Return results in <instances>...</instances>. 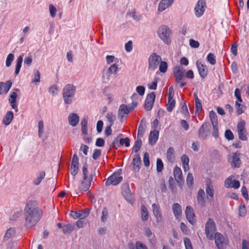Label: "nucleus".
Instances as JSON below:
<instances>
[{
  "label": "nucleus",
  "mask_w": 249,
  "mask_h": 249,
  "mask_svg": "<svg viewBox=\"0 0 249 249\" xmlns=\"http://www.w3.org/2000/svg\"><path fill=\"white\" fill-rule=\"evenodd\" d=\"M42 216V212L38 207L36 201L29 200L24 209L25 225L27 228H32L39 221Z\"/></svg>",
  "instance_id": "obj_1"
},
{
  "label": "nucleus",
  "mask_w": 249,
  "mask_h": 249,
  "mask_svg": "<svg viewBox=\"0 0 249 249\" xmlns=\"http://www.w3.org/2000/svg\"><path fill=\"white\" fill-rule=\"evenodd\" d=\"M78 173H79V175L82 178V180L78 186L73 185L71 188V191L76 195L86 192L89 189L93 176L92 172H71L73 178Z\"/></svg>",
  "instance_id": "obj_2"
},
{
  "label": "nucleus",
  "mask_w": 249,
  "mask_h": 249,
  "mask_svg": "<svg viewBox=\"0 0 249 249\" xmlns=\"http://www.w3.org/2000/svg\"><path fill=\"white\" fill-rule=\"evenodd\" d=\"M76 88L72 84H66L62 90V96L64 103L71 104L74 100Z\"/></svg>",
  "instance_id": "obj_3"
},
{
  "label": "nucleus",
  "mask_w": 249,
  "mask_h": 249,
  "mask_svg": "<svg viewBox=\"0 0 249 249\" xmlns=\"http://www.w3.org/2000/svg\"><path fill=\"white\" fill-rule=\"evenodd\" d=\"M157 34L158 36L165 44L168 45L171 43L172 32L167 26L165 25L160 26L158 29Z\"/></svg>",
  "instance_id": "obj_4"
},
{
  "label": "nucleus",
  "mask_w": 249,
  "mask_h": 249,
  "mask_svg": "<svg viewBox=\"0 0 249 249\" xmlns=\"http://www.w3.org/2000/svg\"><path fill=\"white\" fill-rule=\"evenodd\" d=\"M216 230L215 224L213 220L209 218L205 225V233L207 238L210 240L213 239V233Z\"/></svg>",
  "instance_id": "obj_5"
},
{
  "label": "nucleus",
  "mask_w": 249,
  "mask_h": 249,
  "mask_svg": "<svg viewBox=\"0 0 249 249\" xmlns=\"http://www.w3.org/2000/svg\"><path fill=\"white\" fill-rule=\"evenodd\" d=\"M161 61V58L160 56L156 53H152L148 59V69L152 71L155 70Z\"/></svg>",
  "instance_id": "obj_6"
},
{
  "label": "nucleus",
  "mask_w": 249,
  "mask_h": 249,
  "mask_svg": "<svg viewBox=\"0 0 249 249\" xmlns=\"http://www.w3.org/2000/svg\"><path fill=\"white\" fill-rule=\"evenodd\" d=\"M123 179L121 176V172H114L113 174L108 177L105 182L107 186L110 185H116L118 184Z\"/></svg>",
  "instance_id": "obj_7"
},
{
  "label": "nucleus",
  "mask_w": 249,
  "mask_h": 249,
  "mask_svg": "<svg viewBox=\"0 0 249 249\" xmlns=\"http://www.w3.org/2000/svg\"><path fill=\"white\" fill-rule=\"evenodd\" d=\"M185 69L180 66H176L173 70V73L177 83H180L185 79Z\"/></svg>",
  "instance_id": "obj_8"
},
{
  "label": "nucleus",
  "mask_w": 249,
  "mask_h": 249,
  "mask_svg": "<svg viewBox=\"0 0 249 249\" xmlns=\"http://www.w3.org/2000/svg\"><path fill=\"white\" fill-rule=\"evenodd\" d=\"M206 7L205 0H198L194 8L195 16L197 18L201 17L203 15Z\"/></svg>",
  "instance_id": "obj_9"
},
{
  "label": "nucleus",
  "mask_w": 249,
  "mask_h": 249,
  "mask_svg": "<svg viewBox=\"0 0 249 249\" xmlns=\"http://www.w3.org/2000/svg\"><path fill=\"white\" fill-rule=\"evenodd\" d=\"M214 239L216 247L218 249H224L227 244V241L223 235L219 232L215 233Z\"/></svg>",
  "instance_id": "obj_10"
},
{
  "label": "nucleus",
  "mask_w": 249,
  "mask_h": 249,
  "mask_svg": "<svg viewBox=\"0 0 249 249\" xmlns=\"http://www.w3.org/2000/svg\"><path fill=\"white\" fill-rule=\"evenodd\" d=\"M131 112L129 108L125 104L120 106L118 111V117L121 120L125 119L128 114Z\"/></svg>",
  "instance_id": "obj_11"
},
{
  "label": "nucleus",
  "mask_w": 249,
  "mask_h": 249,
  "mask_svg": "<svg viewBox=\"0 0 249 249\" xmlns=\"http://www.w3.org/2000/svg\"><path fill=\"white\" fill-rule=\"evenodd\" d=\"M155 98L156 95L154 92H151L147 94L144 104V108L146 110L149 111L151 110L153 106Z\"/></svg>",
  "instance_id": "obj_12"
},
{
  "label": "nucleus",
  "mask_w": 249,
  "mask_h": 249,
  "mask_svg": "<svg viewBox=\"0 0 249 249\" xmlns=\"http://www.w3.org/2000/svg\"><path fill=\"white\" fill-rule=\"evenodd\" d=\"M185 215L189 222L194 225L196 222L195 214L191 206H187L185 210Z\"/></svg>",
  "instance_id": "obj_13"
},
{
  "label": "nucleus",
  "mask_w": 249,
  "mask_h": 249,
  "mask_svg": "<svg viewBox=\"0 0 249 249\" xmlns=\"http://www.w3.org/2000/svg\"><path fill=\"white\" fill-rule=\"evenodd\" d=\"M210 124L209 123L203 124L198 131V136L200 138L205 139L209 135Z\"/></svg>",
  "instance_id": "obj_14"
},
{
  "label": "nucleus",
  "mask_w": 249,
  "mask_h": 249,
  "mask_svg": "<svg viewBox=\"0 0 249 249\" xmlns=\"http://www.w3.org/2000/svg\"><path fill=\"white\" fill-rule=\"evenodd\" d=\"M240 185V182L238 180L232 179V178L230 176L225 181V186L226 188H233L234 189H238Z\"/></svg>",
  "instance_id": "obj_15"
},
{
  "label": "nucleus",
  "mask_w": 249,
  "mask_h": 249,
  "mask_svg": "<svg viewBox=\"0 0 249 249\" xmlns=\"http://www.w3.org/2000/svg\"><path fill=\"white\" fill-rule=\"evenodd\" d=\"M118 71V65L114 63L111 65L108 69L106 73H105L103 75V77L104 78L106 77L107 80H109L110 79V75L111 74H115L117 73Z\"/></svg>",
  "instance_id": "obj_16"
},
{
  "label": "nucleus",
  "mask_w": 249,
  "mask_h": 249,
  "mask_svg": "<svg viewBox=\"0 0 249 249\" xmlns=\"http://www.w3.org/2000/svg\"><path fill=\"white\" fill-rule=\"evenodd\" d=\"M196 66L200 77L202 78H205L208 74L206 66L198 60L196 62Z\"/></svg>",
  "instance_id": "obj_17"
},
{
  "label": "nucleus",
  "mask_w": 249,
  "mask_h": 249,
  "mask_svg": "<svg viewBox=\"0 0 249 249\" xmlns=\"http://www.w3.org/2000/svg\"><path fill=\"white\" fill-rule=\"evenodd\" d=\"M174 0H161L159 4L158 11L161 12L171 6L173 3Z\"/></svg>",
  "instance_id": "obj_18"
},
{
  "label": "nucleus",
  "mask_w": 249,
  "mask_h": 249,
  "mask_svg": "<svg viewBox=\"0 0 249 249\" xmlns=\"http://www.w3.org/2000/svg\"><path fill=\"white\" fill-rule=\"evenodd\" d=\"M152 208L154 215L156 217L157 222H160L162 220V216L160 211V207L158 205L154 203L152 205Z\"/></svg>",
  "instance_id": "obj_19"
},
{
  "label": "nucleus",
  "mask_w": 249,
  "mask_h": 249,
  "mask_svg": "<svg viewBox=\"0 0 249 249\" xmlns=\"http://www.w3.org/2000/svg\"><path fill=\"white\" fill-rule=\"evenodd\" d=\"M159 135V131L158 130H154L151 131L148 138L149 144L151 145H154L158 140Z\"/></svg>",
  "instance_id": "obj_20"
},
{
  "label": "nucleus",
  "mask_w": 249,
  "mask_h": 249,
  "mask_svg": "<svg viewBox=\"0 0 249 249\" xmlns=\"http://www.w3.org/2000/svg\"><path fill=\"white\" fill-rule=\"evenodd\" d=\"M68 121L71 125L76 126L79 122V117L75 113H71L68 116Z\"/></svg>",
  "instance_id": "obj_21"
},
{
  "label": "nucleus",
  "mask_w": 249,
  "mask_h": 249,
  "mask_svg": "<svg viewBox=\"0 0 249 249\" xmlns=\"http://www.w3.org/2000/svg\"><path fill=\"white\" fill-rule=\"evenodd\" d=\"M173 213L177 219H178L182 214V208L181 205L178 203H174L172 205Z\"/></svg>",
  "instance_id": "obj_22"
},
{
  "label": "nucleus",
  "mask_w": 249,
  "mask_h": 249,
  "mask_svg": "<svg viewBox=\"0 0 249 249\" xmlns=\"http://www.w3.org/2000/svg\"><path fill=\"white\" fill-rule=\"evenodd\" d=\"M204 191L203 189H200L197 194V200L198 204L202 207H204L205 205V201L204 199Z\"/></svg>",
  "instance_id": "obj_23"
},
{
  "label": "nucleus",
  "mask_w": 249,
  "mask_h": 249,
  "mask_svg": "<svg viewBox=\"0 0 249 249\" xmlns=\"http://www.w3.org/2000/svg\"><path fill=\"white\" fill-rule=\"evenodd\" d=\"M14 118V114L12 111H8L4 116L2 122L5 125H8L12 122Z\"/></svg>",
  "instance_id": "obj_24"
},
{
  "label": "nucleus",
  "mask_w": 249,
  "mask_h": 249,
  "mask_svg": "<svg viewBox=\"0 0 249 249\" xmlns=\"http://www.w3.org/2000/svg\"><path fill=\"white\" fill-rule=\"evenodd\" d=\"M78 157L76 153H75L73 155L71 163V169L73 170V171H76L78 170Z\"/></svg>",
  "instance_id": "obj_25"
},
{
  "label": "nucleus",
  "mask_w": 249,
  "mask_h": 249,
  "mask_svg": "<svg viewBox=\"0 0 249 249\" xmlns=\"http://www.w3.org/2000/svg\"><path fill=\"white\" fill-rule=\"evenodd\" d=\"M123 195L125 199L130 203L134 202L133 195H132L129 188L128 187L125 190L123 191Z\"/></svg>",
  "instance_id": "obj_26"
},
{
  "label": "nucleus",
  "mask_w": 249,
  "mask_h": 249,
  "mask_svg": "<svg viewBox=\"0 0 249 249\" xmlns=\"http://www.w3.org/2000/svg\"><path fill=\"white\" fill-rule=\"evenodd\" d=\"M88 118L87 117H84L81 121V131L84 135L88 134Z\"/></svg>",
  "instance_id": "obj_27"
},
{
  "label": "nucleus",
  "mask_w": 249,
  "mask_h": 249,
  "mask_svg": "<svg viewBox=\"0 0 249 249\" xmlns=\"http://www.w3.org/2000/svg\"><path fill=\"white\" fill-rule=\"evenodd\" d=\"M240 153L236 152L232 157L231 164L235 167H238L240 164Z\"/></svg>",
  "instance_id": "obj_28"
},
{
  "label": "nucleus",
  "mask_w": 249,
  "mask_h": 249,
  "mask_svg": "<svg viewBox=\"0 0 249 249\" xmlns=\"http://www.w3.org/2000/svg\"><path fill=\"white\" fill-rule=\"evenodd\" d=\"M133 165L134 170H139L141 165V158L139 155L136 154L133 159Z\"/></svg>",
  "instance_id": "obj_29"
},
{
  "label": "nucleus",
  "mask_w": 249,
  "mask_h": 249,
  "mask_svg": "<svg viewBox=\"0 0 249 249\" xmlns=\"http://www.w3.org/2000/svg\"><path fill=\"white\" fill-rule=\"evenodd\" d=\"M174 174L176 181L181 189L182 185L184 183L182 172H174Z\"/></svg>",
  "instance_id": "obj_30"
},
{
  "label": "nucleus",
  "mask_w": 249,
  "mask_h": 249,
  "mask_svg": "<svg viewBox=\"0 0 249 249\" xmlns=\"http://www.w3.org/2000/svg\"><path fill=\"white\" fill-rule=\"evenodd\" d=\"M167 160L170 162H173L175 160L174 149L173 147H170L168 148L166 152Z\"/></svg>",
  "instance_id": "obj_31"
},
{
  "label": "nucleus",
  "mask_w": 249,
  "mask_h": 249,
  "mask_svg": "<svg viewBox=\"0 0 249 249\" xmlns=\"http://www.w3.org/2000/svg\"><path fill=\"white\" fill-rule=\"evenodd\" d=\"M23 54L18 56V57L17 59L16 69L15 71V73L16 75L19 73L20 68L21 67V65L23 62Z\"/></svg>",
  "instance_id": "obj_32"
},
{
  "label": "nucleus",
  "mask_w": 249,
  "mask_h": 249,
  "mask_svg": "<svg viewBox=\"0 0 249 249\" xmlns=\"http://www.w3.org/2000/svg\"><path fill=\"white\" fill-rule=\"evenodd\" d=\"M141 218L143 221H146L148 219L149 215L146 207L142 205L141 206Z\"/></svg>",
  "instance_id": "obj_33"
},
{
  "label": "nucleus",
  "mask_w": 249,
  "mask_h": 249,
  "mask_svg": "<svg viewBox=\"0 0 249 249\" xmlns=\"http://www.w3.org/2000/svg\"><path fill=\"white\" fill-rule=\"evenodd\" d=\"M181 163L184 171L189 170V158L186 155H183L181 158Z\"/></svg>",
  "instance_id": "obj_34"
},
{
  "label": "nucleus",
  "mask_w": 249,
  "mask_h": 249,
  "mask_svg": "<svg viewBox=\"0 0 249 249\" xmlns=\"http://www.w3.org/2000/svg\"><path fill=\"white\" fill-rule=\"evenodd\" d=\"M145 124L143 123V121L142 120L138 127V138H140V139H141V138L143 136L145 131Z\"/></svg>",
  "instance_id": "obj_35"
},
{
  "label": "nucleus",
  "mask_w": 249,
  "mask_h": 249,
  "mask_svg": "<svg viewBox=\"0 0 249 249\" xmlns=\"http://www.w3.org/2000/svg\"><path fill=\"white\" fill-rule=\"evenodd\" d=\"M206 192L207 194V198L209 197L212 198L213 196L214 190L213 186L211 182L207 183V187L206 188Z\"/></svg>",
  "instance_id": "obj_36"
},
{
  "label": "nucleus",
  "mask_w": 249,
  "mask_h": 249,
  "mask_svg": "<svg viewBox=\"0 0 249 249\" xmlns=\"http://www.w3.org/2000/svg\"><path fill=\"white\" fill-rule=\"evenodd\" d=\"M45 177V172H40L36 176L33 180V184L35 185H39Z\"/></svg>",
  "instance_id": "obj_37"
},
{
  "label": "nucleus",
  "mask_w": 249,
  "mask_h": 249,
  "mask_svg": "<svg viewBox=\"0 0 249 249\" xmlns=\"http://www.w3.org/2000/svg\"><path fill=\"white\" fill-rule=\"evenodd\" d=\"M235 107L238 115L242 114L246 109V106L243 104H240L238 101L235 102Z\"/></svg>",
  "instance_id": "obj_38"
},
{
  "label": "nucleus",
  "mask_w": 249,
  "mask_h": 249,
  "mask_svg": "<svg viewBox=\"0 0 249 249\" xmlns=\"http://www.w3.org/2000/svg\"><path fill=\"white\" fill-rule=\"evenodd\" d=\"M74 230V225L68 224L63 227V231L64 234L71 233Z\"/></svg>",
  "instance_id": "obj_39"
},
{
  "label": "nucleus",
  "mask_w": 249,
  "mask_h": 249,
  "mask_svg": "<svg viewBox=\"0 0 249 249\" xmlns=\"http://www.w3.org/2000/svg\"><path fill=\"white\" fill-rule=\"evenodd\" d=\"M107 119L110 126H112L116 120V115L112 112H108L107 114Z\"/></svg>",
  "instance_id": "obj_40"
},
{
  "label": "nucleus",
  "mask_w": 249,
  "mask_h": 249,
  "mask_svg": "<svg viewBox=\"0 0 249 249\" xmlns=\"http://www.w3.org/2000/svg\"><path fill=\"white\" fill-rule=\"evenodd\" d=\"M109 217L108 209L106 207H104L102 212V215L101 220L102 222H105Z\"/></svg>",
  "instance_id": "obj_41"
},
{
  "label": "nucleus",
  "mask_w": 249,
  "mask_h": 249,
  "mask_svg": "<svg viewBox=\"0 0 249 249\" xmlns=\"http://www.w3.org/2000/svg\"><path fill=\"white\" fill-rule=\"evenodd\" d=\"M142 145V141L141 139H137L133 147V150L135 153H137L141 148Z\"/></svg>",
  "instance_id": "obj_42"
},
{
  "label": "nucleus",
  "mask_w": 249,
  "mask_h": 249,
  "mask_svg": "<svg viewBox=\"0 0 249 249\" xmlns=\"http://www.w3.org/2000/svg\"><path fill=\"white\" fill-rule=\"evenodd\" d=\"M175 100L174 99H168V103L166 105L167 111L171 112L175 106Z\"/></svg>",
  "instance_id": "obj_43"
},
{
  "label": "nucleus",
  "mask_w": 249,
  "mask_h": 249,
  "mask_svg": "<svg viewBox=\"0 0 249 249\" xmlns=\"http://www.w3.org/2000/svg\"><path fill=\"white\" fill-rule=\"evenodd\" d=\"M2 85V92L7 93L12 86V82L11 81H8L6 83L3 82Z\"/></svg>",
  "instance_id": "obj_44"
},
{
  "label": "nucleus",
  "mask_w": 249,
  "mask_h": 249,
  "mask_svg": "<svg viewBox=\"0 0 249 249\" xmlns=\"http://www.w3.org/2000/svg\"><path fill=\"white\" fill-rule=\"evenodd\" d=\"M207 60L212 65H214L216 64L215 56L212 53H209L208 54Z\"/></svg>",
  "instance_id": "obj_45"
},
{
  "label": "nucleus",
  "mask_w": 249,
  "mask_h": 249,
  "mask_svg": "<svg viewBox=\"0 0 249 249\" xmlns=\"http://www.w3.org/2000/svg\"><path fill=\"white\" fill-rule=\"evenodd\" d=\"M40 74L38 71L36 70L34 72V74L32 80V83H38L40 82Z\"/></svg>",
  "instance_id": "obj_46"
},
{
  "label": "nucleus",
  "mask_w": 249,
  "mask_h": 249,
  "mask_svg": "<svg viewBox=\"0 0 249 249\" xmlns=\"http://www.w3.org/2000/svg\"><path fill=\"white\" fill-rule=\"evenodd\" d=\"M15 58V56L13 53H9L7 56L6 60V66L7 67H9Z\"/></svg>",
  "instance_id": "obj_47"
},
{
  "label": "nucleus",
  "mask_w": 249,
  "mask_h": 249,
  "mask_svg": "<svg viewBox=\"0 0 249 249\" xmlns=\"http://www.w3.org/2000/svg\"><path fill=\"white\" fill-rule=\"evenodd\" d=\"M159 64L160 71L162 73L165 72L167 69V63L165 61H161Z\"/></svg>",
  "instance_id": "obj_48"
},
{
  "label": "nucleus",
  "mask_w": 249,
  "mask_h": 249,
  "mask_svg": "<svg viewBox=\"0 0 249 249\" xmlns=\"http://www.w3.org/2000/svg\"><path fill=\"white\" fill-rule=\"evenodd\" d=\"M210 118L212 124H217V116L213 111H211L209 113Z\"/></svg>",
  "instance_id": "obj_49"
},
{
  "label": "nucleus",
  "mask_w": 249,
  "mask_h": 249,
  "mask_svg": "<svg viewBox=\"0 0 249 249\" xmlns=\"http://www.w3.org/2000/svg\"><path fill=\"white\" fill-rule=\"evenodd\" d=\"M106 62L107 64H110L113 62H116L118 60L116 58L114 55H107L106 57Z\"/></svg>",
  "instance_id": "obj_50"
},
{
  "label": "nucleus",
  "mask_w": 249,
  "mask_h": 249,
  "mask_svg": "<svg viewBox=\"0 0 249 249\" xmlns=\"http://www.w3.org/2000/svg\"><path fill=\"white\" fill-rule=\"evenodd\" d=\"M89 214V209H86L84 210L79 212V218L83 219L86 218Z\"/></svg>",
  "instance_id": "obj_51"
},
{
  "label": "nucleus",
  "mask_w": 249,
  "mask_h": 249,
  "mask_svg": "<svg viewBox=\"0 0 249 249\" xmlns=\"http://www.w3.org/2000/svg\"><path fill=\"white\" fill-rule=\"evenodd\" d=\"M49 9L51 17L53 18H54L57 12L56 8L53 5L50 4Z\"/></svg>",
  "instance_id": "obj_52"
},
{
  "label": "nucleus",
  "mask_w": 249,
  "mask_h": 249,
  "mask_svg": "<svg viewBox=\"0 0 249 249\" xmlns=\"http://www.w3.org/2000/svg\"><path fill=\"white\" fill-rule=\"evenodd\" d=\"M38 136L41 138L44 131V123L43 121H40L38 124Z\"/></svg>",
  "instance_id": "obj_53"
},
{
  "label": "nucleus",
  "mask_w": 249,
  "mask_h": 249,
  "mask_svg": "<svg viewBox=\"0 0 249 249\" xmlns=\"http://www.w3.org/2000/svg\"><path fill=\"white\" fill-rule=\"evenodd\" d=\"M186 182L189 187H191L194 183V178L192 174L189 173L187 177Z\"/></svg>",
  "instance_id": "obj_54"
},
{
  "label": "nucleus",
  "mask_w": 249,
  "mask_h": 249,
  "mask_svg": "<svg viewBox=\"0 0 249 249\" xmlns=\"http://www.w3.org/2000/svg\"><path fill=\"white\" fill-rule=\"evenodd\" d=\"M49 92L53 96H55L58 94V88L55 85L51 87L49 89Z\"/></svg>",
  "instance_id": "obj_55"
},
{
  "label": "nucleus",
  "mask_w": 249,
  "mask_h": 249,
  "mask_svg": "<svg viewBox=\"0 0 249 249\" xmlns=\"http://www.w3.org/2000/svg\"><path fill=\"white\" fill-rule=\"evenodd\" d=\"M183 240L186 249H193L191 242L188 238L185 237Z\"/></svg>",
  "instance_id": "obj_56"
},
{
  "label": "nucleus",
  "mask_w": 249,
  "mask_h": 249,
  "mask_svg": "<svg viewBox=\"0 0 249 249\" xmlns=\"http://www.w3.org/2000/svg\"><path fill=\"white\" fill-rule=\"evenodd\" d=\"M119 142L121 145L124 144L126 147L130 145V140L128 138L120 139Z\"/></svg>",
  "instance_id": "obj_57"
},
{
  "label": "nucleus",
  "mask_w": 249,
  "mask_h": 249,
  "mask_svg": "<svg viewBox=\"0 0 249 249\" xmlns=\"http://www.w3.org/2000/svg\"><path fill=\"white\" fill-rule=\"evenodd\" d=\"M180 228L181 231L184 234H188L189 231L187 226L183 222H181L180 223Z\"/></svg>",
  "instance_id": "obj_58"
},
{
  "label": "nucleus",
  "mask_w": 249,
  "mask_h": 249,
  "mask_svg": "<svg viewBox=\"0 0 249 249\" xmlns=\"http://www.w3.org/2000/svg\"><path fill=\"white\" fill-rule=\"evenodd\" d=\"M246 213V209L245 205L243 204H241L239 208V214L241 216H244L245 215Z\"/></svg>",
  "instance_id": "obj_59"
},
{
  "label": "nucleus",
  "mask_w": 249,
  "mask_h": 249,
  "mask_svg": "<svg viewBox=\"0 0 249 249\" xmlns=\"http://www.w3.org/2000/svg\"><path fill=\"white\" fill-rule=\"evenodd\" d=\"M238 134L239 136V139L242 141H247L248 138L246 134V130L238 132Z\"/></svg>",
  "instance_id": "obj_60"
},
{
  "label": "nucleus",
  "mask_w": 249,
  "mask_h": 249,
  "mask_svg": "<svg viewBox=\"0 0 249 249\" xmlns=\"http://www.w3.org/2000/svg\"><path fill=\"white\" fill-rule=\"evenodd\" d=\"M225 136L228 140H232L234 139V135L230 130H226L225 132Z\"/></svg>",
  "instance_id": "obj_61"
},
{
  "label": "nucleus",
  "mask_w": 249,
  "mask_h": 249,
  "mask_svg": "<svg viewBox=\"0 0 249 249\" xmlns=\"http://www.w3.org/2000/svg\"><path fill=\"white\" fill-rule=\"evenodd\" d=\"M245 123L244 121L239 122L237 125V132L245 130Z\"/></svg>",
  "instance_id": "obj_62"
},
{
  "label": "nucleus",
  "mask_w": 249,
  "mask_h": 249,
  "mask_svg": "<svg viewBox=\"0 0 249 249\" xmlns=\"http://www.w3.org/2000/svg\"><path fill=\"white\" fill-rule=\"evenodd\" d=\"M163 167V162L160 159H158L157 160V171H161Z\"/></svg>",
  "instance_id": "obj_63"
},
{
  "label": "nucleus",
  "mask_w": 249,
  "mask_h": 249,
  "mask_svg": "<svg viewBox=\"0 0 249 249\" xmlns=\"http://www.w3.org/2000/svg\"><path fill=\"white\" fill-rule=\"evenodd\" d=\"M189 44L191 47L194 48H197L199 46V42L193 39H190L189 40Z\"/></svg>",
  "instance_id": "obj_64"
}]
</instances>
